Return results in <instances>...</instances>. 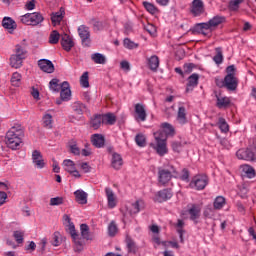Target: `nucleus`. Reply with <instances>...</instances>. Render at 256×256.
<instances>
[{
    "instance_id": "f257e3e1",
    "label": "nucleus",
    "mask_w": 256,
    "mask_h": 256,
    "mask_svg": "<svg viewBox=\"0 0 256 256\" xmlns=\"http://www.w3.org/2000/svg\"><path fill=\"white\" fill-rule=\"evenodd\" d=\"M23 137H25L23 128L21 125H15L6 132L5 143L9 149L17 151L21 147V143H23Z\"/></svg>"
},
{
    "instance_id": "f03ea898",
    "label": "nucleus",
    "mask_w": 256,
    "mask_h": 256,
    "mask_svg": "<svg viewBox=\"0 0 256 256\" xmlns=\"http://www.w3.org/2000/svg\"><path fill=\"white\" fill-rule=\"evenodd\" d=\"M226 73L227 75L222 82V87H226L228 91H236L237 87H239L237 68H235V65H230L226 68Z\"/></svg>"
},
{
    "instance_id": "7ed1b4c3",
    "label": "nucleus",
    "mask_w": 256,
    "mask_h": 256,
    "mask_svg": "<svg viewBox=\"0 0 256 256\" xmlns=\"http://www.w3.org/2000/svg\"><path fill=\"white\" fill-rule=\"evenodd\" d=\"M176 177H179V172H177L173 165L158 168V183L160 185H169L171 179H176Z\"/></svg>"
},
{
    "instance_id": "20e7f679",
    "label": "nucleus",
    "mask_w": 256,
    "mask_h": 256,
    "mask_svg": "<svg viewBox=\"0 0 256 256\" xmlns=\"http://www.w3.org/2000/svg\"><path fill=\"white\" fill-rule=\"evenodd\" d=\"M236 157L243 161H256V138L250 140L247 149H239L236 152Z\"/></svg>"
},
{
    "instance_id": "39448f33",
    "label": "nucleus",
    "mask_w": 256,
    "mask_h": 256,
    "mask_svg": "<svg viewBox=\"0 0 256 256\" xmlns=\"http://www.w3.org/2000/svg\"><path fill=\"white\" fill-rule=\"evenodd\" d=\"M154 138L156 141V145L151 144V147L155 149V151L158 153V155H163L167 154V136L165 133L161 131H157L154 133Z\"/></svg>"
},
{
    "instance_id": "423d86ee",
    "label": "nucleus",
    "mask_w": 256,
    "mask_h": 256,
    "mask_svg": "<svg viewBox=\"0 0 256 256\" xmlns=\"http://www.w3.org/2000/svg\"><path fill=\"white\" fill-rule=\"evenodd\" d=\"M23 59H25V50L21 46H16L15 54L10 57V66L14 69L23 67Z\"/></svg>"
},
{
    "instance_id": "0eeeda50",
    "label": "nucleus",
    "mask_w": 256,
    "mask_h": 256,
    "mask_svg": "<svg viewBox=\"0 0 256 256\" xmlns=\"http://www.w3.org/2000/svg\"><path fill=\"white\" fill-rule=\"evenodd\" d=\"M209 185V178L205 174H199L193 177L190 182V187L196 189L197 191H203Z\"/></svg>"
},
{
    "instance_id": "6e6552de",
    "label": "nucleus",
    "mask_w": 256,
    "mask_h": 256,
    "mask_svg": "<svg viewBox=\"0 0 256 256\" xmlns=\"http://www.w3.org/2000/svg\"><path fill=\"white\" fill-rule=\"evenodd\" d=\"M71 109H72L73 113L77 114V116L70 115L69 121L71 123H77L78 121H81V115H83V113L85 112V109H86L85 104H83L80 101H76L71 104Z\"/></svg>"
},
{
    "instance_id": "1a4fd4ad",
    "label": "nucleus",
    "mask_w": 256,
    "mask_h": 256,
    "mask_svg": "<svg viewBox=\"0 0 256 256\" xmlns=\"http://www.w3.org/2000/svg\"><path fill=\"white\" fill-rule=\"evenodd\" d=\"M63 101H71V86L67 81L61 83L60 99L56 100V105H61Z\"/></svg>"
},
{
    "instance_id": "9d476101",
    "label": "nucleus",
    "mask_w": 256,
    "mask_h": 256,
    "mask_svg": "<svg viewBox=\"0 0 256 256\" xmlns=\"http://www.w3.org/2000/svg\"><path fill=\"white\" fill-rule=\"evenodd\" d=\"M78 35L82 41V45L89 47L91 45V31L86 25H80L78 27Z\"/></svg>"
},
{
    "instance_id": "9b49d317",
    "label": "nucleus",
    "mask_w": 256,
    "mask_h": 256,
    "mask_svg": "<svg viewBox=\"0 0 256 256\" xmlns=\"http://www.w3.org/2000/svg\"><path fill=\"white\" fill-rule=\"evenodd\" d=\"M62 167L64 168V171H67L72 177H75V179H80L81 174L79 173V170H77V167H75V162L71 159H66L62 163Z\"/></svg>"
},
{
    "instance_id": "f8f14e48",
    "label": "nucleus",
    "mask_w": 256,
    "mask_h": 256,
    "mask_svg": "<svg viewBox=\"0 0 256 256\" xmlns=\"http://www.w3.org/2000/svg\"><path fill=\"white\" fill-rule=\"evenodd\" d=\"M134 111H135L134 119L135 121H137V123H140V122L143 123L147 121V110L145 109V105L141 103L135 104Z\"/></svg>"
},
{
    "instance_id": "ddd939ff",
    "label": "nucleus",
    "mask_w": 256,
    "mask_h": 256,
    "mask_svg": "<svg viewBox=\"0 0 256 256\" xmlns=\"http://www.w3.org/2000/svg\"><path fill=\"white\" fill-rule=\"evenodd\" d=\"M32 163L36 169H45V159L43 158V154H41V151L34 150L32 152Z\"/></svg>"
},
{
    "instance_id": "4468645a",
    "label": "nucleus",
    "mask_w": 256,
    "mask_h": 256,
    "mask_svg": "<svg viewBox=\"0 0 256 256\" xmlns=\"http://www.w3.org/2000/svg\"><path fill=\"white\" fill-rule=\"evenodd\" d=\"M190 11L194 17H199L205 13V4L203 0H193Z\"/></svg>"
},
{
    "instance_id": "2eb2a0df",
    "label": "nucleus",
    "mask_w": 256,
    "mask_h": 256,
    "mask_svg": "<svg viewBox=\"0 0 256 256\" xmlns=\"http://www.w3.org/2000/svg\"><path fill=\"white\" fill-rule=\"evenodd\" d=\"M142 209H145V201L142 199L136 200L130 205V207L126 206V211H128L129 215H137V213H140Z\"/></svg>"
},
{
    "instance_id": "dca6fc26",
    "label": "nucleus",
    "mask_w": 256,
    "mask_h": 256,
    "mask_svg": "<svg viewBox=\"0 0 256 256\" xmlns=\"http://www.w3.org/2000/svg\"><path fill=\"white\" fill-rule=\"evenodd\" d=\"M105 194L107 199L108 209H115L117 207V195L113 191V189L106 187Z\"/></svg>"
},
{
    "instance_id": "f3484780",
    "label": "nucleus",
    "mask_w": 256,
    "mask_h": 256,
    "mask_svg": "<svg viewBox=\"0 0 256 256\" xmlns=\"http://www.w3.org/2000/svg\"><path fill=\"white\" fill-rule=\"evenodd\" d=\"M171 197H173V191L171 189H163L155 194L154 201L156 203H164V201H169Z\"/></svg>"
},
{
    "instance_id": "a211bd4d",
    "label": "nucleus",
    "mask_w": 256,
    "mask_h": 256,
    "mask_svg": "<svg viewBox=\"0 0 256 256\" xmlns=\"http://www.w3.org/2000/svg\"><path fill=\"white\" fill-rule=\"evenodd\" d=\"M203 209V203L200 204H191L188 209V214L190 215L191 221L197 223V219L201 217V210Z\"/></svg>"
},
{
    "instance_id": "6ab92c4d",
    "label": "nucleus",
    "mask_w": 256,
    "mask_h": 256,
    "mask_svg": "<svg viewBox=\"0 0 256 256\" xmlns=\"http://www.w3.org/2000/svg\"><path fill=\"white\" fill-rule=\"evenodd\" d=\"M38 67L43 73H53L55 71V65L53 62L47 59H40L38 61Z\"/></svg>"
},
{
    "instance_id": "aec40b11",
    "label": "nucleus",
    "mask_w": 256,
    "mask_h": 256,
    "mask_svg": "<svg viewBox=\"0 0 256 256\" xmlns=\"http://www.w3.org/2000/svg\"><path fill=\"white\" fill-rule=\"evenodd\" d=\"M231 105V98L223 96L222 94H216V107L218 109H227Z\"/></svg>"
},
{
    "instance_id": "412c9836",
    "label": "nucleus",
    "mask_w": 256,
    "mask_h": 256,
    "mask_svg": "<svg viewBox=\"0 0 256 256\" xmlns=\"http://www.w3.org/2000/svg\"><path fill=\"white\" fill-rule=\"evenodd\" d=\"M2 27L6 29L9 33H13L17 29V22L11 17H4L2 20Z\"/></svg>"
},
{
    "instance_id": "4be33fe9",
    "label": "nucleus",
    "mask_w": 256,
    "mask_h": 256,
    "mask_svg": "<svg viewBox=\"0 0 256 256\" xmlns=\"http://www.w3.org/2000/svg\"><path fill=\"white\" fill-rule=\"evenodd\" d=\"M61 45L64 51H71L73 47H75V42H73V38L71 36L64 34L61 38Z\"/></svg>"
},
{
    "instance_id": "5701e85b",
    "label": "nucleus",
    "mask_w": 256,
    "mask_h": 256,
    "mask_svg": "<svg viewBox=\"0 0 256 256\" xmlns=\"http://www.w3.org/2000/svg\"><path fill=\"white\" fill-rule=\"evenodd\" d=\"M176 121L179 125H185L187 123V109H185V106L178 107Z\"/></svg>"
},
{
    "instance_id": "b1692460",
    "label": "nucleus",
    "mask_w": 256,
    "mask_h": 256,
    "mask_svg": "<svg viewBox=\"0 0 256 256\" xmlns=\"http://www.w3.org/2000/svg\"><path fill=\"white\" fill-rule=\"evenodd\" d=\"M226 18L224 16H214L213 18H211L208 23L210 24V29L211 31H215L216 28L219 27V25H223V23H225Z\"/></svg>"
},
{
    "instance_id": "393cba45",
    "label": "nucleus",
    "mask_w": 256,
    "mask_h": 256,
    "mask_svg": "<svg viewBox=\"0 0 256 256\" xmlns=\"http://www.w3.org/2000/svg\"><path fill=\"white\" fill-rule=\"evenodd\" d=\"M63 17H65V9L60 8L58 12H54L51 14L52 24L55 26L59 25L61 21H63Z\"/></svg>"
},
{
    "instance_id": "a878e982",
    "label": "nucleus",
    "mask_w": 256,
    "mask_h": 256,
    "mask_svg": "<svg viewBox=\"0 0 256 256\" xmlns=\"http://www.w3.org/2000/svg\"><path fill=\"white\" fill-rule=\"evenodd\" d=\"M240 169H241V173H242L243 177H247V179L255 178V168L254 167L244 164L240 167Z\"/></svg>"
},
{
    "instance_id": "bb28decb",
    "label": "nucleus",
    "mask_w": 256,
    "mask_h": 256,
    "mask_svg": "<svg viewBox=\"0 0 256 256\" xmlns=\"http://www.w3.org/2000/svg\"><path fill=\"white\" fill-rule=\"evenodd\" d=\"M125 243H126L128 253L135 254L137 253V251H139V247L137 246V243H135V240H133L131 236L129 235L126 236Z\"/></svg>"
},
{
    "instance_id": "cd10ccee",
    "label": "nucleus",
    "mask_w": 256,
    "mask_h": 256,
    "mask_svg": "<svg viewBox=\"0 0 256 256\" xmlns=\"http://www.w3.org/2000/svg\"><path fill=\"white\" fill-rule=\"evenodd\" d=\"M92 145L101 149V147H105V137L101 134H94L91 137Z\"/></svg>"
},
{
    "instance_id": "c85d7f7f",
    "label": "nucleus",
    "mask_w": 256,
    "mask_h": 256,
    "mask_svg": "<svg viewBox=\"0 0 256 256\" xmlns=\"http://www.w3.org/2000/svg\"><path fill=\"white\" fill-rule=\"evenodd\" d=\"M43 21H45V18H43V15L41 13H30V23L33 27H37V25H40V23H43Z\"/></svg>"
},
{
    "instance_id": "c756f323",
    "label": "nucleus",
    "mask_w": 256,
    "mask_h": 256,
    "mask_svg": "<svg viewBox=\"0 0 256 256\" xmlns=\"http://www.w3.org/2000/svg\"><path fill=\"white\" fill-rule=\"evenodd\" d=\"M111 166L116 170H119L121 167H123V158L118 153L112 154Z\"/></svg>"
},
{
    "instance_id": "7c9ffc66",
    "label": "nucleus",
    "mask_w": 256,
    "mask_h": 256,
    "mask_svg": "<svg viewBox=\"0 0 256 256\" xmlns=\"http://www.w3.org/2000/svg\"><path fill=\"white\" fill-rule=\"evenodd\" d=\"M187 89L186 91H189V89H195L197 85H199V74L194 73L188 77L187 80Z\"/></svg>"
},
{
    "instance_id": "2f4dec72",
    "label": "nucleus",
    "mask_w": 256,
    "mask_h": 256,
    "mask_svg": "<svg viewBox=\"0 0 256 256\" xmlns=\"http://www.w3.org/2000/svg\"><path fill=\"white\" fill-rule=\"evenodd\" d=\"M74 195L76 197V201L77 203H79L80 205H87V193L83 190H76L74 192Z\"/></svg>"
},
{
    "instance_id": "473e14b6",
    "label": "nucleus",
    "mask_w": 256,
    "mask_h": 256,
    "mask_svg": "<svg viewBox=\"0 0 256 256\" xmlns=\"http://www.w3.org/2000/svg\"><path fill=\"white\" fill-rule=\"evenodd\" d=\"M42 124L45 129H53V115L46 112L42 117Z\"/></svg>"
},
{
    "instance_id": "72a5a7b5",
    "label": "nucleus",
    "mask_w": 256,
    "mask_h": 256,
    "mask_svg": "<svg viewBox=\"0 0 256 256\" xmlns=\"http://www.w3.org/2000/svg\"><path fill=\"white\" fill-rule=\"evenodd\" d=\"M196 31H198V33H201L202 35H207V31H209L211 33V25L209 24V22H205V23H198L195 26Z\"/></svg>"
},
{
    "instance_id": "f704fd0d",
    "label": "nucleus",
    "mask_w": 256,
    "mask_h": 256,
    "mask_svg": "<svg viewBox=\"0 0 256 256\" xmlns=\"http://www.w3.org/2000/svg\"><path fill=\"white\" fill-rule=\"evenodd\" d=\"M91 59L93 62H95L97 65H105L107 63V58L105 55L101 53H94L91 55Z\"/></svg>"
},
{
    "instance_id": "c9c22d12",
    "label": "nucleus",
    "mask_w": 256,
    "mask_h": 256,
    "mask_svg": "<svg viewBox=\"0 0 256 256\" xmlns=\"http://www.w3.org/2000/svg\"><path fill=\"white\" fill-rule=\"evenodd\" d=\"M102 120L104 125H115L117 117H115L113 113H108L102 115Z\"/></svg>"
},
{
    "instance_id": "e433bc0d",
    "label": "nucleus",
    "mask_w": 256,
    "mask_h": 256,
    "mask_svg": "<svg viewBox=\"0 0 256 256\" xmlns=\"http://www.w3.org/2000/svg\"><path fill=\"white\" fill-rule=\"evenodd\" d=\"M148 66L151 71H157L159 69V57L157 55H153L148 59Z\"/></svg>"
},
{
    "instance_id": "4c0bfd02",
    "label": "nucleus",
    "mask_w": 256,
    "mask_h": 256,
    "mask_svg": "<svg viewBox=\"0 0 256 256\" xmlns=\"http://www.w3.org/2000/svg\"><path fill=\"white\" fill-rule=\"evenodd\" d=\"M49 89L51 91H53V93H59L60 89H61V84L59 83V79L57 78H53L50 82H49Z\"/></svg>"
},
{
    "instance_id": "58836bf2",
    "label": "nucleus",
    "mask_w": 256,
    "mask_h": 256,
    "mask_svg": "<svg viewBox=\"0 0 256 256\" xmlns=\"http://www.w3.org/2000/svg\"><path fill=\"white\" fill-rule=\"evenodd\" d=\"M161 127L163 129V131H161L162 133H164V135H174L175 134V128H173V125L169 124V123H162Z\"/></svg>"
},
{
    "instance_id": "ea45409f",
    "label": "nucleus",
    "mask_w": 256,
    "mask_h": 256,
    "mask_svg": "<svg viewBox=\"0 0 256 256\" xmlns=\"http://www.w3.org/2000/svg\"><path fill=\"white\" fill-rule=\"evenodd\" d=\"M22 78H23V76H21V74L19 72H14L11 77V83H12L13 87H19V85H21Z\"/></svg>"
},
{
    "instance_id": "a19ab883",
    "label": "nucleus",
    "mask_w": 256,
    "mask_h": 256,
    "mask_svg": "<svg viewBox=\"0 0 256 256\" xmlns=\"http://www.w3.org/2000/svg\"><path fill=\"white\" fill-rule=\"evenodd\" d=\"M225 207V197L223 196H218L214 200V209L220 210Z\"/></svg>"
},
{
    "instance_id": "79ce46f5",
    "label": "nucleus",
    "mask_w": 256,
    "mask_h": 256,
    "mask_svg": "<svg viewBox=\"0 0 256 256\" xmlns=\"http://www.w3.org/2000/svg\"><path fill=\"white\" fill-rule=\"evenodd\" d=\"M101 123H103V115H96L91 120V127H93V129H98L99 127H101Z\"/></svg>"
},
{
    "instance_id": "37998d69",
    "label": "nucleus",
    "mask_w": 256,
    "mask_h": 256,
    "mask_svg": "<svg viewBox=\"0 0 256 256\" xmlns=\"http://www.w3.org/2000/svg\"><path fill=\"white\" fill-rule=\"evenodd\" d=\"M218 127L222 133H229V124H227L225 118H219Z\"/></svg>"
},
{
    "instance_id": "c03bdc74",
    "label": "nucleus",
    "mask_w": 256,
    "mask_h": 256,
    "mask_svg": "<svg viewBox=\"0 0 256 256\" xmlns=\"http://www.w3.org/2000/svg\"><path fill=\"white\" fill-rule=\"evenodd\" d=\"M59 39H61V35L58 31L54 30L50 34L49 43H51V45H57V43H59Z\"/></svg>"
},
{
    "instance_id": "a18cd8bd",
    "label": "nucleus",
    "mask_w": 256,
    "mask_h": 256,
    "mask_svg": "<svg viewBox=\"0 0 256 256\" xmlns=\"http://www.w3.org/2000/svg\"><path fill=\"white\" fill-rule=\"evenodd\" d=\"M13 237H14L16 243L21 244V243H23V237H25V231H23V230L14 231Z\"/></svg>"
},
{
    "instance_id": "49530a36",
    "label": "nucleus",
    "mask_w": 256,
    "mask_h": 256,
    "mask_svg": "<svg viewBox=\"0 0 256 256\" xmlns=\"http://www.w3.org/2000/svg\"><path fill=\"white\" fill-rule=\"evenodd\" d=\"M123 45L125 47V49H137L139 47V44L133 42L131 39L129 38H125L123 41Z\"/></svg>"
},
{
    "instance_id": "de8ad7c7",
    "label": "nucleus",
    "mask_w": 256,
    "mask_h": 256,
    "mask_svg": "<svg viewBox=\"0 0 256 256\" xmlns=\"http://www.w3.org/2000/svg\"><path fill=\"white\" fill-rule=\"evenodd\" d=\"M135 141L138 147H145V145H147V139L143 134H137L135 137Z\"/></svg>"
},
{
    "instance_id": "09e8293b",
    "label": "nucleus",
    "mask_w": 256,
    "mask_h": 256,
    "mask_svg": "<svg viewBox=\"0 0 256 256\" xmlns=\"http://www.w3.org/2000/svg\"><path fill=\"white\" fill-rule=\"evenodd\" d=\"M118 231L119 229L117 228V224H115V222L112 221L108 226V235L110 237H115Z\"/></svg>"
},
{
    "instance_id": "8fccbe9b",
    "label": "nucleus",
    "mask_w": 256,
    "mask_h": 256,
    "mask_svg": "<svg viewBox=\"0 0 256 256\" xmlns=\"http://www.w3.org/2000/svg\"><path fill=\"white\" fill-rule=\"evenodd\" d=\"M216 55L213 58V61L216 65H221L223 63V52L221 51V48H216Z\"/></svg>"
},
{
    "instance_id": "3c124183",
    "label": "nucleus",
    "mask_w": 256,
    "mask_h": 256,
    "mask_svg": "<svg viewBox=\"0 0 256 256\" xmlns=\"http://www.w3.org/2000/svg\"><path fill=\"white\" fill-rule=\"evenodd\" d=\"M80 84L82 87H89V72H84L80 77Z\"/></svg>"
},
{
    "instance_id": "603ef678",
    "label": "nucleus",
    "mask_w": 256,
    "mask_h": 256,
    "mask_svg": "<svg viewBox=\"0 0 256 256\" xmlns=\"http://www.w3.org/2000/svg\"><path fill=\"white\" fill-rule=\"evenodd\" d=\"M143 6L148 11V13H151V15H155L157 13V7L149 2H143Z\"/></svg>"
},
{
    "instance_id": "864d4df0",
    "label": "nucleus",
    "mask_w": 256,
    "mask_h": 256,
    "mask_svg": "<svg viewBox=\"0 0 256 256\" xmlns=\"http://www.w3.org/2000/svg\"><path fill=\"white\" fill-rule=\"evenodd\" d=\"M245 0H231L229 3L230 11H237L239 9V5L243 3Z\"/></svg>"
},
{
    "instance_id": "5fc2aeb1",
    "label": "nucleus",
    "mask_w": 256,
    "mask_h": 256,
    "mask_svg": "<svg viewBox=\"0 0 256 256\" xmlns=\"http://www.w3.org/2000/svg\"><path fill=\"white\" fill-rule=\"evenodd\" d=\"M81 235L84 239L89 240V226L87 224L80 225Z\"/></svg>"
},
{
    "instance_id": "6e6d98bb",
    "label": "nucleus",
    "mask_w": 256,
    "mask_h": 256,
    "mask_svg": "<svg viewBox=\"0 0 256 256\" xmlns=\"http://www.w3.org/2000/svg\"><path fill=\"white\" fill-rule=\"evenodd\" d=\"M152 241L154 243H156V245H163V247H169L171 246L170 241H162L161 242V238H159V236H153L152 237Z\"/></svg>"
},
{
    "instance_id": "4d7b16f0",
    "label": "nucleus",
    "mask_w": 256,
    "mask_h": 256,
    "mask_svg": "<svg viewBox=\"0 0 256 256\" xmlns=\"http://www.w3.org/2000/svg\"><path fill=\"white\" fill-rule=\"evenodd\" d=\"M63 203H64L63 197H54L50 199V205L52 207L63 205Z\"/></svg>"
},
{
    "instance_id": "13d9d810",
    "label": "nucleus",
    "mask_w": 256,
    "mask_h": 256,
    "mask_svg": "<svg viewBox=\"0 0 256 256\" xmlns=\"http://www.w3.org/2000/svg\"><path fill=\"white\" fill-rule=\"evenodd\" d=\"M20 21L23 25H31V13L20 16Z\"/></svg>"
},
{
    "instance_id": "bf43d9fd",
    "label": "nucleus",
    "mask_w": 256,
    "mask_h": 256,
    "mask_svg": "<svg viewBox=\"0 0 256 256\" xmlns=\"http://www.w3.org/2000/svg\"><path fill=\"white\" fill-rule=\"evenodd\" d=\"M93 29L94 31H103L105 29V23L95 20L93 21Z\"/></svg>"
},
{
    "instance_id": "052dcab7",
    "label": "nucleus",
    "mask_w": 256,
    "mask_h": 256,
    "mask_svg": "<svg viewBox=\"0 0 256 256\" xmlns=\"http://www.w3.org/2000/svg\"><path fill=\"white\" fill-rule=\"evenodd\" d=\"M74 241V251H83V243H81V240H79L78 237H75V239H73Z\"/></svg>"
},
{
    "instance_id": "680f3d73",
    "label": "nucleus",
    "mask_w": 256,
    "mask_h": 256,
    "mask_svg": "<svg viewBox=\"0 0 256 256\" xmlns=\"http://www.w3.org/2000/svg\"><path fill=\"white\" fill-rule=\"evenodd\" d=\"M215 210L211 208V206H207L204 210V216H206L208 219H211V217H214Z\"/></svg>"
},
{
    "instance_id": "e2e57ef3",
    "label": "nucleus",
    "mask_w": 256,
    "mask_h": 256,
    "mask_svg": "<svg viewBox=\"0 0 256 256\" xmlns=\"http://www.w3.org/2000/svg\"><path fill=\"white\" fill-rule=\"evenodd\" d=\"M68 230L72 239H75V237H79V235H77V231L75 230V224H73V222L68 224Z\"/></svg>"
},
{
    "instance_id": "0e129e2a",
    "label": "nucleus",
    "mask_w": 256,
    "mask_h": 256,
    "mask_svg": "<svg viewBox=\"0 0 256 256\" xmlns=\"http://www.w3.org/2000/svg\"><path fill=\"white\" fill-rule=\"evenodd\" d=\"M80 169H82L83 173H91V166H89V163L87 162L81 163Z\"/></svg>"
},
{
    "instance_id": "69168bd1",
    "label": "nucleus",
    "mask_w": 256,
    "mask_h": 256,
    "mask_svg": "<svg viewBox=\"0 0 256 256\" xmlns=\"http://www.w3.org/2000/svg\"><path fill=\"white\" fill-rule=\"evenodd\" d=\"M7 203V193L4 191H0V207Z\"/></svg>"
},
{
    "instance_id": "338daca9",
    "label": "nucleus",
    "mask_w": 256,
    "mask_h": 256,
    "mask_svg": "<svg viewBox=\"0 0 256 256\" xmlns=\"http://www.w3.org/2000/svg\"><path fill=\"white\" fill-rule=\"evenodd\" d=\"M25 9H27V11H33V9H35V0L27 2L25 4Z\"/></svg>"
},
{
    "instance_id": "774afa93",
    "label": "nucleus",
    "mask_w": 256,
    "mask_h": 256,
    "mask_svg": "<svg viewBox=\"0 0 256 256\" xmlns=\"http://www.w3.org/2000/svg\"><path fill=\"white\" fill-rule=\"evenodd\" d=\"M181 147H182L181 142H173L172 143V149L176 153H179L181 151Z\"/></svg>"
}]
</instances>
